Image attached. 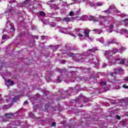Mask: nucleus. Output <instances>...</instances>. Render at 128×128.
Wrapping results in <instances>:
<instances>
[{"instance_id": "nucleus-1", "label": "nucleus", "mask_w": 128, "mask_h": 128, "mask_svg": "<svg viewBox=\"0 0 128 128\" xmlns=\"http://www.w3.org/2000/svg\"><path fill=\"white\" fill-rule=\"evenodd\" d=\"M80 10H78L77 11H76L75 12H74V11H71L69 13V16H75L74 18H78L80 16Z\"/></svg>"}, {"instance_id": "nucleus-2", "label": "nucleus", "mask_w": 128, "mask_h": 128, "mask_svg": "<svg viewBox=\"0 0 128 128\" xmlns=\"http://www.w3.org/2000/svg\"><path fill=\"white\" fill-rule=\"evenodd\" d=\"M108 44H115L117 46H118V44H120V42H117L116 39H113L112 40H108Z\"/></svg>"}, {"instance_id": "nucleus-3", "label": "nucleus", "mask_w": 128, "mask_h": 128, "mask_svg": "<svg viewBox=\"0 0 128 128\" xmlns=\"http://www.w3.org/2000/svg\"><path fill=\"white\" fill-rule=\"evenodd\" d=\"M58 18L60 22H70V18L68 17H66L63 18Z\"/></svg>"}, {"instance_id": "nucleus-4", "label": "nucleus", "mask_w": 128, "mask_h": 128, "mask_svg": "<svg viewBox=\"0 0 128 128\" xmlns=\"http://www.w3.org/2000/svg\"><path fill=\"white\" fill-rule=\"evenodd\" d=\"M21 96L22 95H18L16 96H14L12 98V102H16V100H18V98H20Z\"/></svg>"}, {"instance_id": "nucleus-5", "label": "nucleus", "mask_w": 128, "mask_h": 128, "mask_svg": "<svg viewBox=\"0 0 128 128\" xmlns=\"http://www.w3.org/2000/svg\"><path fill=\"white\" fill-rule=\"evenodd\" d=\"M90 30H84V36L86 38H90Z\"/></svg>"}, {"instance_id": "nucleus-6", "label": "nucleus", "mask_w": 128, "mask_h": 128, "mask_svg": "<svg viewBox=\"0 0 128 128\" xmlns=\"http://www.w3.org/2000/svg\"><path fill=\"white\" fill-rule=\"evenodd\" d=\"M66 54H67V56H70V58H74V56H76V54L72 53V52H68L66 53Z\"/></svg>"}, {"instance_id": "nucleus-7", "label": "nucleus", "mask_w": 128, "mask_h": 128, "mask_svg": "<svg viewBox=\"0 0 128 128\" xmlns=\"http://www.w3.org/2000/svg\"><path fill=\"white\" fill-rule=\"evenodd\" d=\"M89 19H90L91 20H92V22H98V18H96L94 16H90Z\"/></svg>"}, {"instance_id": "nucleus-8", "label": "nucleus", "mask_w": 128, "mask_h": 128, "mask_svg": "<svg viewBox=\"0 0 128 128\" xmlns=\"http://www.w3.org/2000/svg\"><path fill=\"white\" fill-rule=\"evenodd\" d=\"M39 14L40 16H46V12H44L43 11H40L39 12Z\"/></svg>"}, {"instance_id": "nucleus-9", "label": "nucleus", "mask_w": 128, "mask_h": 128, "mask_svg": "<svg viewBox=\"0 0 128 128\" xmlns=\"http://www.w3.org/2000/svg\"><path fill=\"white\" fill-rule=\"evenodd\" d=\"M5 14H6V16H10V14H12V11H10V10L8 9L7 10H6L5 11Z\"/></svg>"}, {"instance_id": "nucleus-10", "label": "nucleus", "mask_w": 128, "mask_h": 128, "mask_svg": "<svg viewBox=\"0 0 128 128\" xmlns=\"http://www.w3.org/2000/svg\"><path fill=\"white\" fill-rule=\"evenodd\" d=\"M7 82L8 84H10V86H14V81H12L10 80H7Z\"/></svg>"}, {"instance_id": "nucleus-11", "label": "nucleus", "mask_w": 128, "mask_h": 128, "mask_svg": "<svg viewBox=\"0 0 128 128\" xmlns=\"http://www.w3.org/2000/svg\"><path fill=\"white\" fill-rule=\"evenodd\" d=\"M100 18L102 20V22H106V18H108V16H100Z\"/></svg>"}, {"instance_id": "nucleus-12", "label": "nucleus", "mask_w": 128, "mask_h": 128, "mask_svg": "<svg viewBox=\"0 0 128 128\" xmlns=\"http://www.w3.org/2000/svg\"><path fill=\"white\" fill-rule=\"evenodd\" d=\"M122 22H126L124 24V26H128V18H126L124 20H122Z\"/></svg>"}, {"instance_id": "nucleus-13", "label": "nucleus", "mask_w": 128, "mask_h": 128, "mask_svg": "<svg viewBox=\"0 0 128 128\" xmlns=\"http://www.w3.org/2000/svg\"><path fill=\"white\" fill-rule=\"evenodd\" d=\"M32 2V0H26L23 2V4L27 5L30 4V2Z\"/></svg>"}, {"instance_id": "nucleus-14", "label": "nucleus", "mask_w": 128, "mask_h": 128, "mask_svg": "<svg viewBox=\"0 0 128 128\" xmlns=\"http://www.w3.org/2000/svg\"><path fill=\"white\" fill-rule=\"evenodd\" d=\"M50 26H52V28L56 26V24L54 22H50Z\"/></svg>"}, {"instance_id": "nucleus-15", "label": "nucleus", "mask_w": 128, "mask_h": 128, "mask_svg": "<svg viewBox=\"0 0 128 128\" xmlns=\"http://www.w3.org/2000/svg\"><path fill=\"white\" fill-rule=\"evenodd\" d=\"M14 30H16V28H14V26H12L10 27V32H14Z\"/></svg>"}, {"instance_id": "nucleus-16", "label": "nucleus", "mask_w": 128, "mask_h": 128, "mask_svg": "<svg viewBox=\"0 0 128 128\" xmlns=\"http://www.w3.org/2000/svg\"><path fill=\"white\" fill-rule=\"evenodd\" d=\"M120 50L116 48H114V49H113V52H114V54H116V52H119Z\"/></svg>"}, {"instance_id": "nucleus-17", "label": "nucleus", "mask_w": 128, "mask_h": 128, "mask_svg": "<svg viewBox=\"0 0 128 128\" xmlns=\"http://www.w3.org/2000/svg\"><path fill=\"white\" fill-rule=\"evenodd\" d=\"M29 8H30L31 10L32 9H33V10H36V8L32 4H30V7H29Z\"/></svg>"}, {"instance_id": "nucleus-18", "label": "nucleus", "mask_w": 128, "mask_h": 128, "mask_svg": "<svg viewBox=\"0 0 128 128\" xmlns=\"http://www.w3.org/2000/svg\"><path fill=\"white\" fill-rule=\"evenodd\" d=\"M80 32V28H75L74 31H73V32Z\"/></svg>"}, {"instance_id": "nucleus-19", "label": "nucleus", "mask_w": 128, "mask_h": 128, "mask_svg": "<svg viewBox=\"0 0 128 128\" xmlns=\"http://www.w3.org/2000/svg\"><path fill=\"white\" fill-rule=\"evenodd\" d=\"M114 26L112 24H111L109 26V30H114Z\"/></svg>"}, {"instance_id": "nucleus-20", "label": "nucleus", "mask_w": 128, "mask_h": 128, "mask_svg": "<svg viewBox=\"0 0 128 128\" xmlns=\"http://www.w3.org/2000/svg\"><path fill=\"white\" fill-rule=\"evenodd\" d=\"M50 108V103L45 104V110H48Z\"/></svg>"}, {"instance_id": "nucleus-21", "label": "nucleus", "mask_w": 128, "mask_h": 128, "mask_svg": "<svg viewBox=\"0 0 128 128\" xmlns=\"http://www.w3.org/2000/svg\"><path fill=\"white\" fill-rule=\"evenodd\" d=\"M103 12H105V14H110V9H108V10H104Z\"/></svg>"}, {"instance_id": "nucleus-22", "label": "nucleus", "mask_w": 128, "mask_h": 128, "mask_svg": "<svg viewBox=\"0 0 128 128\" xmlns=\"http://www.w3.org/2000/svg\"><path fill=\"white\" fill-rule=\"evenodd\" d=\"M118 64H124V60H122L119 62Z\"/></svg>"}, {"instance_id": "nucleus-23", "label": "nucleus", "mask_w": 128, "mask_h": 128, "mask_svg": "<svg viewBox=\"0 0 128 128\" xmlns=\"http://www.w3.org/2000/svg\"><path fill=\"white\" fill-rule=\"evenodd\" d=\"M96 6H102V3H100V2H98L96 3Z\"/></svg>"}, {"instance_id": "nucleus-24", "label": "nucleus", "mask_w": 128, "mask_h": 128, "mask_svg": "<svg viewBox=\"0 0 128 128\" xmlns=\"http://www.w3.org/2000/svg\"><path fill=\"white\" fill-rule=\"evenodd\" d=\"M57 70L59 72H62V71L64 70L60 69V68H57Z\"/></svg>"}, {"instance_id": "nucleus-25", "label": "nucleus", "mask_w": 128, "mask_h": 128, "mask_svg": "<svg viewBox=\"0 0 128 128\" xmlns=\"http://www.w3.org/2000/svg\"><path fill=\"white\" fill-rule=\"evenodd\" d=\"M122 32H125V34H126L128 32V30L126 29H122Z\"/></svg>"}, {"instance_id": "nucleus-26", "label": "nucleus", "mask_w": 128, "mask_h": 128, "mask_svg": "<svg viewBox=\"0 0 128 128\" xmlns=\"http://www.w3.org/2000/svg\"><path fill=\"white\" fill-rule=\"evenodd\" d=\"M122 88H126H126H128V86H126V84H124L122 86Z\"/></svg>"}, {"instance_id": "nucleus-27", "label": "nucleus", "mask_w": 128, "mask_h": 128, "mask_svg": "<svg viewBox=\"0 0 128 128\" xmlns=\"http://www.w3.org/2000/svg\"><path fill=\"white\" fill-rule=\"evenodd\" d=\"M56 123L54 122H52V126H56Z\"/></svg>"}, {"instance_id": "nucleus-28", "label": "nucleus", "mask_w": 128, "mask_h": 128, "mask_svg": "<svg viewBox=\"0 0 128 128\" xmlns=\"http://www.w3.org/2000/svg\"><path fill=\"white\" fill-rule=\"evenodd\" d=\"M120 86H115L116 90H120Z\"/></svg>"}, {"instance_id": "nucleus-29", "label": "nucleus", "mask_w": 128, "mask_h": 128, "mask_svg": "<svg viewBox=\"0 0 128 128\" xmlns=\"http://www.w3.org/2000/svg\"><path fill=\"white\" fill-rule=\"evenodd\" d=\"M100 84H102V86H106V82H101Z\"/></svg>"}, {"instance_id": "nucleus-30", "label": "nucleus", "mask_w": 128, "mask_h": 128, "mask_svg": "<svg viewBox=\"0 0 128 128\" xmlns=\"http://www.w3.org/2000/svg\"><path fill=\"white\" fill-rule=\"evenodd\" d=\"M57 80L58 82H62V80H60V77H58V78H57Z\"/></svg>"}, {"instance_id": "nucleus-31", "label": "nucleus", "mask_w": 128, "mask_h": 128, "mask_svg": "<svg viewBox=\"0 0 128 128\" xmlns=\"http://www.w3.org/2000/svg\"><path fill=\"white\" fill-rule=\"evenodd\" d=\"M66 60H62V63L63 64H66Z\"/></svg>"}, {"instance_id": "nucleus-32", "label": "nucleus", "mask_w": 128, "mask_h": 128, "mask_svg": "<svg viewBox=\"0 0 128 128\" xmlns=\"http://www.w3.org/2000/svg\"><path fill=\"white\" fill-rule=\"evenodd\" d=\"M116 120H120V116H119L118 115L116 116Z\"/></svg>"}, {"instance_id": "nucleus-33", "label": "nucleus", "mask_w": 128, "mask_h": 128, "mask_svg": "<svg viewBox=\"0 0 128 128\" xmlns=\"http://www.w3.org/2000/svg\"><path fill=\"white\" fill-rule=\"evenodd\" d=\"M78 36H79V38H82V36H84V35L82 34H78Z\"/></svg>"}, {"instance_id": "nucleus-34", "label": "nucleus", "mask_w": 128, "mask_h": 128, "mask_svg": "<svg viewBox=\"0 0 128 128\" xmlns=\"http://www.w3.org/2000/svg\"><path fill=\"white\" fill-rule=\"evenodd\" d=\"M24 104H28V100L24 101Z\"/></svg>"}, {"instance_id": "nucleus-35", "label": "nucleus", "mask_w": 128, "mask_h": 128, "mask_svg": "<svg viewBox=\"0 0 128 128\" xmlns=\"http://www.w3.org/2000/svg\"><path fill=\"white\" fill-rule=\"evenodd\" d=\"M34 38H36V40H38V36H34Z\"/></svg>"}, {"instance_id": "nucleus-36", "label": "nucleus", "mask_w": 128, "mask_h": 128, "mask_svg": "<svg viewBox=\"0 0 128 128\" xmlns=\"http://www.w3.org/2000/svg\"><path fill=\"white\" fill-rule=\"evenodd\" d=\"M115 62H120V58H116Z\"/></svg>"}, {"instance_id": "nucleus-37", "label": "nucleus", "mask_w": 128, "mask_h": 128, "mask_svg": "<svg viewBox=\"0 0 128 128\" xmlns=\"http://www.w3.org/2000/svg\"><path fill=\"white\" fill-rule=\"evenodd\" d=\"M10 116V114H5L4 115V116Z\"/></svg>"}, {"instance_id": "nucleus-38", "label": "nucleus", "mask_w": 128, "mask_h": 128, "mask_svg": "<svg viewBox=\"0 0 128 128\" xmlns=\"http://www.w3.org/2000/svg\"><path fill=\"white\" fill-rule=\"evenodd\" d=\"M118 72H122V68H120L119 69H118Z\"/></svg>"}, {"instance_id": "nucleus-39", "label": "nucleus", "mask_w": 128, "mask_h": 128, "mask_svg": "<svg viewBox=\"0 0 128 128\" xmlns=\"http://www.w3.org/2000/svg\"><path fill=\"white\" fill-rule=\"evenodd\" d=\"M110 74L111 76H114V72H111Z\"/></svg>"}, {"instance_id": "nucleus-40", "label": "nucleus", "mask_w": 128, "mask_h": 128, "mask_svg": "<svg viewBox=\"0 0 128 128\" xmlns=\"http://www.w3.org/2000/svg\"><path fill=\"white\" fill-rule=\"evenodd\" d=\"M93 32H98V29H94Z\"/></svg>"}, {"instance_id": "nucleus-41", "label": "nucleus", "mask_w": 128, "mask_h": 128, "mask_svg": "<svg viewBox=\"0 0 128 128\" xmlns=\"http://www.w3.org/2000/svg\"><path fill=\"white\" fill-rule=\"evenodd\" d=\"M125 80H126V82H128V77H126L125 78H124Z\"/></svg>"}, {"instance_id": "nucleus-42", "label": "nucleus", "mask_w": 128, "mask_h": 128, "mask_svg": "<svg viewBox=\"0 0 128 128\" xmlns=\"http://www.w3.org/2000/svg\"><path fill=\"white\" fill-rule=\"evenodd\" d=\"M106 64H103V68H106Z\"/></svg>"}, {"instance_id": "nucleus-43", "label": "nucleus", "mask_w": 128, "mask_h": 128, "mask_svg": "<svg viewBox=\"0 0 128 128\" xmlns=\"http://www.w3.org/2000/svg\"><path fill=\"white\" fill-rule=\"evenodd\" d=\"M90 52H94V49H90Z\"/></svg>"}, {"instance_id": "nucleus-44", "label": "nucleus", "mask_w": 128, "mask_h": 128, "mask_svg": "<svg viewBox=\"0 0 128 128\" xmlns=\"http://www.w3.org/2000/svg\"><path fill=\"white\" fill-rule=\"evenodd\" d=\"M2 38L3 40H5V39H6V37L3 36H2Z\"/></svg>"}, {"instance_id": "nucleus-45", "label": "nucleus", "mask_w": 128, "mask_h": 128, "mask_svg": "<svg viewBox=\"0 0 128 128\" xmlns=\"http://www.w3.org/2000/svg\"><path fill=\"white\" fill-rule=\"evenodd\" d=\"M83 106H84V105L82 104V105L81 106V108H82Z\"/></svg>"}, {"instance_id": "nucleus-46", "label": "nucleus", "mask_w": 128, "mask_h": 128, "mask_svg": "<svg viewBox=\"0 0 128 128\" xmlns=\"http://www.w3.org/2000/svg\"><path fill=\"white\" fill-rule=\"evenodd\" d=\"M14 2H16V0H14Z\"/></svg>"}, {"instance_id": "nucleus-47", "label": "nucleus", "mask_w": 128, "mask_h": 128, "mask_svg": "<svg viewBox=\"0 0 128 128\" xmlns=\"http://www.w3.org/2000/svg\"><path fill=\"white\" fill-rule=\"evenodd\" d=\"M119 50H122V49H121V48H120V49H119Z\"/></svg>"}, {"instance_id": "nucleus-48", "label": "nucleus", "mask_w": 128, "mask_h": 128, "mask_svg": "<svg viewBox=\"0 0 128 128\" xmlns=\"http://www.w3.org/2000/svg\"><path fill=\"white\" fill-rule=\"evenodd\" d=\"M98 34H100V32H99Z\"/></svg>"}, {"instance_id": "nucleus-49", "label": "nucleus", "mask_w": 128, "mask_h": 128, "mask_svg": "<svg viewBox=\"0 0 128 128\" xmlns=\"http://www.w3.org/2000/svg\"><path fill=\"white\" fill-rule=\"evenodd\" d=\"M6 108H8V107H6Z\"/></svg>"}, {"instance_id": "nucleus-50", "label": "nucleus", "mask_w": 128, "mask_h": 128, "mask_svg": "<svg viewBox=\"0 0 128 128\" xmlns=\"http://www.w3.org/2000/svg\"><path fill=\"white\" fill-rule=\"evenodd\" d=\"M114 70H116V69H114Z\"/></svg>"}, {"instance_id": "nucleus-51", "label": "nucleus", "mask_w": 128, "mask_h": 128, "mask_svg": "<svg viewBox=\"0 0 128 128\" xmlns=\"http://www.w3.org/2000/svg\"><path fill=\"white\" fill-rule=\"evenodd\" d=\"M7 86H8V85H7Z\"/></svg>"}, {"instance_id": "nucleus-52", "label": "nucleus", "mask_w": 128, "mask_h": 128, "mask_svg": "<svg viewBox=\"0 0 128 128\" xmlns=\"http://www.w3.org/2000/svg\"><path fill=\"white\" fill-rule=\"evenodd\" d=\"M9 108H10V106H9Z\"/></svg>"}]
</instances>
